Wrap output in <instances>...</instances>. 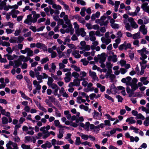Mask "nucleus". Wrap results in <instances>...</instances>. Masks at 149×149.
Listing matches in <instances>:
<instances>
[{
  "instance_id": "f257e3e1",
  "label": "nucleus",
  "mask_w": 149,
  "mask_h": 149,
  "mask_svg": "<svg viewBox=\"0 0 149 149\" xmlns=\"http://www.w3.org/2000/svg\"><path fill=\"white\" fill-rule=\"evenodd\" d=\"M121 81L125 83L127 86H131V89L128 86L127 87V92L128 93H132L138 88V86L136 84L138 80L136 78H134L132 80L131 77L128 76L125 78H123L121 80Z\"/></svg>"
},
{
  "instance_id": "f03ea898",
  "label": "nucleus",
  "mask_w": 149,
  "mask_h": 149,
  "mask_svg": "<svg viewBox=\"0 0 149 149\" xmlns=\"http://www.w3.org/2000/svg\"><path fill=\"white\" fill-rule=\"evenodd\" d=\"M40 17V14L33 15V18H32V14H29L27 16V18L24 21V23L28 24L29 25L31 24L32 23H35L36 22L38 18Z\"/></svg>"
},
{
  "instance_id": "7ed1b4c3",
  "label": "nucleus",
  "mask_w": 149,
  "mask_h": 149,
  "mask_svg": "<svg viewBox=\"0 0 149 149\" xmlns=\"http://www.w3.org/2000/svg\"><path fill=\"white\" fill-rule=\"evenodd\" d=\"M137 52L140 54L141 57L140 58H147V56L146 54H149V51L147 50L145 47L141 49L138 50Z\"/></svg>"
},
{
  "instance_id": "20e7f679",
  "label": "nucleus",
  "mask_w": 149,
  "mask_h": 149,
  "mask_svg": "<svg viewBox=\"0 0 149 149\" xmlns=\"http://www.w3.org/2000/svg\"><path fill=\"white\" fill-rule=\"evenodd\" d=\"M131 48H132L131 44L127 43L126 41H125L124 43L120 45L119 47V49L120 50H122L123 49L126 50L128 49Z\"/></svg>"
},
{
  "instance_id": "39448f33",
  "label": "nucleus",
  "mask_w": 149,
  "mask_h": 149,
  "mask_svg": "<svg viewBox=\"0 0 149 149\" xmlns=\"http://www.w3.org/2000/svg\"><path fill=\"white\" fill-rule=\"evenodd\" d=\"M7 149H18L17 144L11 141H9L6 145Z\"/></svg>"
},
{
  "instance_id": "423d86ee",
  "label": "nucleus",
  "mask_w": 149,
  "mask_h": 149,
  "mask_svg": "<svg viewBox=\"0 0 149 149\" xmlns=\"http://www.w3.org/2000/svg\"><path fill=\"white\" fill-rule=\"evenodd\" d=\"M20 52L23 54H25L27 53V56H32L33 55V52L31 49L26 47L24 50H21Z\"/></svg>"
},
{
  "instance_id": "0eeeda50",
  "label": "nucleus",
  "mask_w": 149,
  "mask_h": 149,
  "mask_svg": "<svg viewBox=\"0 0 149 149\" xmlns=\"http://www.w3.org/2000/svg\"><path fill=\"white\" fill-rule=\"evenodd\" d=\"M61 18H63L65 22V23L68 25H69L70 23V21L68 19V15H66L64 12H62L59 15Z\"/></svg>"
},
{
  "instance_id": "6e6552de",
  "label": "nucleus",
  "mask_w": 149,
  "mask_h": 149,
  "mask_svg": "<svg viewBox=\"0 0 149 149\" xmlns=\"http://www.w3.org/2000/svg\"><path fill=\"white\" fill-rule=\"evenodd\" d=\"M40 130V131L42 132V133L44 134L43 136V139H45L49 136V132L46 130L45 126L41 127Z\"/></svg>"
},
{
  "instance_id": "1a4fd4ad",
  "label": "nucleus",
  "mask_w": 149,
  "mask_h": 149,
  "mask_svg": "<svg viewBox=\"0 0 149 149\" xmlns=\"http://www.w3.org/2000/svg\"><path fill=\"white\" fill-rule=\"evenodd\" d=\"M92 115L93 118L95 119L100 120L101 118L102 113H99L96 111L94 110L93 112L92 113Z\"/></svg>"
},
{
  "instance_id": "9d476101",
  "label": "nucleus",
  "mask_w": 149,
  "mask_h": 149,
  "mask_svg": "<svg viewBox=\"0 0 149 149\" xmlns=\"http://www.w3.org/2000/svg\"><path fill=\"white\" fill-rule=\"evenodd\" d=\"M80 80H79L78 79H75L73 80V82H70L68 85L69 87H72V86H79L80 85Z\"/></svg>"
},
{
  "instance_id": "9b49d317",
  "label": "nucleus",
  "mask_w": 149,
  "mask_h": 149,
  "mask_svg": "<svg viewBox=\"0 0 149 149\" xmlns=\"http://www.w3.org/2000/svg\"><path fill=\"white\" fill-rule=\"evenodd\" d=\"M76 33L78 36L81 35L83 37L86 36V32L85 31L84 29L83 28H81L78 29V30H77Z\"/></svg>"
},
{
  "instance_id": "f8f14e48",
  "label": "nucleus",
  "mask_w": 149,
  "mask_h": 149,
  "mask_svg": "<svg viewBox=\"0 0 149 149\" xmlns=\"http://www.w3.org/2000/svg\"><path fill=\"white\" fill-rule=\"evenodd\" d=\"M99 63H104L106 59L105 54L104 53H102L101 55L97 56Z\"/></svg>"
},
{
  "instance_id": "ddd939ff",
  "label": "nucleus",
  "mask_w": 149,
  "mask_h": 149,
  "mask_svg": "<svg viewBox=\"0 0 149 149\" xmlns=\"http://www.w3.org/2000/svg\"><path fill=\"white\" fill-rule=\"evenodd\" d=\"M139 31L142 33L143 35H146L147 33V28L144 24H143L140 26Z\"/></svg>"
},
{
  "instance_id": "4468645a",
  "label": "nucleus",
  "mask_w": 149,
  "mask_h": 149,
  "mask_svg": "<svg viewBox=\"0 0 149 149\" xmlns=\"http://www.w3.org/2000/svg\"><path fill=\"white\" fill-rule=\"evenodd\" d=\"M40 83H41L38 82L36 80L33 81V84L35 88V89L38 90V93L39 92V91L41 89V86L40 84Z\"/></svg>"
},
{
  "instance_id": "2eb2a0df",
  "label": "nucleus",
  "mask_w": 149,
  "mask_h": 149,
  "mask_svg": "<svg viewBox=\"0 0 149 149\" xmlns=\"http://www.w3.org/2000/svg\"><path fill=\"white\" fill-rule=\"evenodd\" d=\"M90 128L93 131L98 133L100 130L99 126H95L93 124H91L90 125Z\"/></svg>"
},
{
  "instance_id": "dca6fc26",
  "label": "nucleus",
  "mask_w": 149,
  "mask_h": 149,
  "mask_svg": "<svg viewBox=\"0 0 149 149\" xmlns=\"http://www.w3.org/2000/svg\"><path fill=\"white\" fill-rule=\"evenodd\" d=\"M148 3H144L141 5V8L146 12L149 14V6H148Z\"/></svg>"
},
{
  "instance_id": "f3484780",
  "label": "nucleus",
  "mask_w": 149,
  "mask_h": 149,
  "mask_svg": "<svg viewBox=\"0 0 149 149\" xmlns=\"http://www.w3.org/2000/svg\"><path fill=\"white\" fill-rule=\"evenodd\" d=\"M107 60L109 61H112L113 63L116 62L117 61V55H114L112 56H110L108 57Z\"/></svg>"
},
{
  "instance_id": "a211bd4d",
  "label": "nucleus",
  "mask_w": 149,
  "mask_h": 149,
  "mask_svg": "<svg viewBox=\"0 0 149 149\" xmlns=\"http://www.w3.org/2000/svg\"><path fill=\"white\" fill-rule=\"evenodd\" d=\"M102 42L106 45H108L111 41V40L110 38H106L103 37L101 38Z\"/></svg>"
},
{
  "instance_id": "6ab92c4d",
  "label": "nucleus",
  "mask_w": 149,
  "mask_h": 149,
  "mask_svg": "<svg viewBox=\"0 0 149 149\" xmlns=\"http://www.w3.org/2000/svg\"><path fill=\"white\" fill-rule=\"evenodd\" d=\"M95 33L94 31H91L89 33V36L90 39L91 41H94L96 40V38L95 36Z\"/></svg>"
},
{
  "instance_id": "aec40b11",
  "label": "nucleus",
  "mask_w": 149,
  "mask_h": 149,
  "mask_svg": "<svg viewBox=\"0 0 149 149\" xmlns=\"http://www.w3.org/2000/svg\"><path fill=\"white\" fill-rule=\"evenodd\" d=\"M54 123L56 127H57L60 129L67 127L66 126H63L62 125H61L58 120H55L54 121Z\"/></svg>"
},
{
  "instance_id": "412c9836",
  "label": "nucleus",
  "mask_w": 149,
  "mask_h": 149,
  "mask_svg": "<svg viewBox=\"0 0 149 149\" xmlns=\"http://www.w3.org/2000/svg\"><path fill=\"white\" fill-rule=\"evenodd\" d=\"M93 84L91 83H89L88 84L87 86L88 89H84V91L86 92H88L89 91H93L94 90V87H92Z\"/></svg>"
},
{
  "instance_id": "4be33fe9",
  "label": "nucleus",
  "mask_w": 149,
  "mask_h": 149,
  "mask_svg": "<svg viewBox=\"0 0 149 149\" xmlns=\"http://www.w3.org/2000/svg\"><path fill=\"white\" fill-rule=\"evenodd\" d=\"M101 96L100 94H96L95 93H92L90 95L89 97L91 100H93L94 98L97 99L100 97Z\"/></svg>"
},
{
  "instance_id": "5701e85b",
  "label": "nucleus",
  "mask_w": 149,
  "mask_h": 149,
  "mask_svg": "<svg viewBox=\"0 0 149 149\" xmlns=\"http://www.w3.org/2000/svg\"><path fill=\"white\" fill-rule=\"evenodd\" d=\"M64 133V130L63 128L60 129L59 130L58 133L57 134V137L61 139L63 136V134Z\"/></svg>"
},
{
  "instance_id": "b1692460",
  "label": "nucleus",
  "mask_w": 149,
  "mask_h": 149,
  "mask_svg": "<svg viewBox=\"0 0 149 149\" xmlns=\"http://www.w3.org/2000/svg\"><path fill=\"white\" fill-rule=\"evenodd\" d=\"M72 54L75 58H79L81 57V55L79 54V51H73L72 52Z\"/></svg>"
},
{
  "instance_id": "393cba45",
  "label": "nucleus",
  "mask_w": 149,
  "mask_h": 149,
  "mask_svg": "<svg viewBox=\"0 0 149 149\" xmlns=\"http://www.w3.org/2000/svg\"><path fill=\"white\" fill-rule=\"evenodd\" d=\"M126 122H129V124H134L136 123V121L134 119V118L133 117H131L128 118L126 120Z\"/></svg>"
},
{
  "instance_id": "a878e982",
  "label": "nucleus",
  "mask_w": 149,
  "mask_h": 149,
  "mask_svg": "<svg viewBox=\"0 0 149 149\" xmlns=\"http://www.w3.org/2000/svg\"><path fill=\"white\" fill-rule=\"evenodd\" d=\"M56 68V67L55 63H52L51 67L49 69V72L52 73H54Z\"/></svg>"
},
{
  "instance_id": "bb28decb",
  "label": "nucleus",
  "mask_w": 149,
  "mask_h": 149,
  "mask_svg": "<svg viewBox=\"0 0 149 149\" xmlns=\"http://www.w3.org/2000/svg\"><path fill=\"white\" fill-rule=\"evenodd\" d=\"M72 25H71V26H70L68 27L65 30V32L66 33H69L70 32V34L72 35L73 34L74 32V29L72 27Z\"/></svg>"
},
{
  "instance_id": "cd10ccee",
  "label": "nucleus",
  "mask_w": 149,
  "mask_h": 149,
  "mask_svg": "<svg viewBox=\"0 0 149 149\" xmlns=\"http://www.w3.org/2000/svg\"><path fill=\"white\" fill-rule=\"evenodd\" d=\"M29 129L27 132H26V133L31 135H33L34 133V131H33L34 127L29 126Z\"/></svg>"
},
{
  "instance_id": "c85d7f7f",
  "label": "nucleus",
  "mask_w": 149,
  "mask_h": 149,
  "mask_svg": "<svg viewBox=\"0 0 149 149\" xmlns=\"http://www.w3.org/2000/svg\"><path fill=\"white\" fill-rule=\"evenodd\" d=\"M11 15L13 18H16L17 17V15L19 13V11L18 10H12L10 12Z\"/></svg>"
},
{
  "instance_id": "c756f323",
  "label": "nucleus",
  "mask_w": 149,
  "mask_h": 149,
  "mask_svg": "<svg viewBox=\"0 0 149 149\" xmlns=\"http://www.w3.org/2000/svg\"><path fill=\"white\" fill-rule=\"evenodd\" d=\"M89 76L91 77L94 80H97L98 79V78L95 72H93L90 71L89 72Z\"/></svg>"
},
{
  "instance_id": "7c9ffc66",
  "label": "nucleus",
  "mask_w": 149,
  "mask_h": 149,
  "mask_svg": "<svg viewBox=\"0 0 149 149\" xmlns=\"http://www.w3.org/2000/svg\"><path fill=\"white\" fill-rule=\"evenodd\" d=\"M140 9V8L139 6H137L135 11L134 12H131L130 15L132 16H135L137 15L138 13L139 12Z\"/></svg>"
},
{
  "instance_id": "2f4dec72",
  "label": "nucleus",
  "mask_w": 149,
  "mask_h": 149,
  "mask_svg": "<svg viewBox=\"0 0 149 149\" xmlns=\"http://www.w3.org/2000/svg\"><path fill=\"white\" fill-rule=\"evenodd\" d=\"M96 86L97 88H100V90L101 92H103L105 91V87L104 86L102 85L99 83H97L96 84Z\"/></svg>"
},
{
  "instance_id": "473e14b6",
  "label": "nucleus",
  "mask_w": 149,
  "mask_h": 149,
  "mask_svg": "<svg viewBox=\"0 0 149 149\" xmlns=\"http://www.w3.org/2000/svg\"><path fill=\"white\" fill-rule=\"evenodd\" d=\"M19 60L21 61H23L24 62L27 61L28 60L27 57H25L23 55H21L19 56Z\"/></svg>"
},
{
  "instance_id": "72a5a7b5",
  "label": "nucleus",
  "mask_w": 149,
  "mask_h": 149,
  "mask_svg": "<svg viewBox=\"0 0 149 149\" xmlns=\"http://www.w3.org/2000/svg\"><path fill=\"white\" fill-rule=\"evenodd\" d=\"M120 3V2L119 1H116L114 4V10L115 12H116L118 10V8L119 6Z\"/></svg>"
},
{
  "instance_id": "f704fd0d",
  "label": "nucleus",
  "mask_w": 149,
  "mask_h": 149,
  "mask_svg": "<svg viewBox=\"0 0 149 149\" xmlns=\"http://www.w3.org/2000/svg\"><path fill=\"white\" fill-rule=\"evenodd\" d=\"M79 135L81 137V138L85 140H87L88 139V135L82 133H79Z\"/></svg>"
},
{
  "instance_id": "c9c22d12",
  "label": "nucleus",
  "mask_w": 149,
  "mask_h": 149,
  "mask_svg": "<svg viewBox=\"0 0 149 149\" xmlns=\"http://www.w3.org/2000/svg\"><path fill=\"white\" fill-rule=\"evenodd\" d=\"M80 77L81 78L80 80H82V79H86L84 77H86L87 73L84 71H81L79 73Z\"/></svg>"
},
{
  "instance_id": "e433bc0d",
  "label": "nucleus",
  "mask_w": 149,
  "mask_h": 149,
  "mask_svg": "<svg viewBox=\"0 0 149 149\" xmlns=\"http://www.w3.org/2000/svg\"><path fill=\"white\" fill-rule=\"evenodd\" d=\"M2 124L3 125L7 124L8 123V119L5 116L1 118Z\"/></svg>"
},
{
  "instance_id": "4c0bfd02",
  "label": "nucleus",
  "mask_w": 149,
  "mask_h": 149,
  "mask_svg": "<svg viewBox=\"0 0 149 149\" xmlns=\"http://www.w3.org/2000/svg\"><path fill=\"white\" fill-rule=\"evenodd\" d=\"M22 64V62L19 60L15 61L13 68H16L21 65Z\"/></svg>"
},
{
  "instance_id": "58836bf2",
  "label": "nucleus",
  "mask_w": 149,
  "mask_h": 149,
  "mask_svg": "<svg viewBox=\"0 0 149 149\" xmlns=\"http://www.w3.org/2000/svg\"><path fill=\"white\" fill-rule=\"evenodd\" d=\"M4 57H7V59L9 60H12L14 59V58L16 57L15 55H13V56L10 55L8 54H6L4 55Z\"/></svg>"
},
{
  "instance_id": "ea45409f",
  "label": "nucleus",
  "mask_w": 149,
  "mask_h": 149,
  "mask_svg": "<svg viewBox=\"0 0 149 149\" xmlns=\"http://www.w3.org/2000/svg\"><path fill=\"white\" fill-rule=\"evenodd\" d=\"M140 33L139 31L132 35V38L134 39H136L140 38Z\"/></svg>"
},
{
  "instance_id": "a19ab883",
  "label": "nucleus",
  "mask_w": 149,
  "mask_h": 149,
  "mask_svg": "<svg viewBox=\"0 0 149 149\" xmlns=\"http://www.w3.org/2000/svg\"><path fill=\"white\" fill-rule=\"evenodd\" d=\"M49 61V58L48 57H46L45 58L42 59L40 61L41 64H44L46 63L47 61Z\"/></svg>"
},
{
  "instance_id": "79ce46f5",
  "label": "nucleus",
  "mask_w": 149,
  "mask_h": 149,
  "mask_svg": "<svg viewBox=\"0 0 149 149\" xmlns=\"http://www.w3.org/2000/svg\"><path fill=\"white\" fill-rule=\"evenodd\" d=\"M134 53L133 51L131 50L129 51V56L131 60H132L134 58Z\"/></svg>"
},
{
  "instance_id": "37998d69",
  "label": "nucleus",
  "mask_w": 149,
  "mask_h": 149,
  "mask_svg": "<svg viewBox=\"0 0 149 149\" xmlns=\"http://www.w3.org/2000/svg\"><path fill=\"white\" fill-rule=\"evenodd\" d=\"M17 37H13L11 38L9 40V42L12 43H17Z\"/></svg>"
},
{
  "instance_id": "c03bdc74",
  "label": "nucleus",
  "mask_w": 149,
  "mask_h": 149,
  "mask_svg": "<svg viewBox=\"0 0 149 149\" xmlns=\"http://www.w3.org/2000/svg\"><path fill=\"white\" fill-rule=\"evenodd\" d=\"M130 24L131 27L134 29H137L139 27L138 25L135 21H133Z\"/></svg>"
},
{
  "instance_id": "a18cd8bd",
  "label": "nucleus",
  "mask_w": 149,
  "mask_h": 149,
  "mask_svg": "<svg viewBox=\"0 0 149 149\" xmlns=\"http://www.w3.org/2000/svg\"><path fill=\"white\" fill-rule=\"evenodd\" d=\"M54 81V79L52 77H48V81L47 82V85H50L51 84H53V82Z\"/></svg>"
},
{
  "instance_id": "49530a36",
  "label": "nucleus",
  "mask_w": 149,
  "mask_h": 149,
  "mask_svg": "<svg viewBox=\"0 0 149 149\" xmlns=\"http://www.w3.org/2000/svg\"><path fill=\"white\" fill-rule=\"evenodd\" d=\"M76 139L75 144L76 145H79L81 144L82 142L81 141L79 137H76Z\"/></svg>"
},
{
  "instance_id": "de8ad7c7",
  "label": "nucleus",
  "mask_w": 149,
  "mask_h": 149,
  "mask_svg": "<svg viewBox=\"0 0 149 149\" xmlns=\"http://www.w3.org/2000/svg\"><path fill=\"white\" fill-rule=\"evenodd\" d=\"M79 94L83 97L86 98V100L87 101L89 99V96L87 95L84 92H81L79 93Z\"/></svg>"
},
{
  "instance_id": "09e8293b",
  "label": "nucleus",
  "mask_w": 149,
  "mask_h": 149,
  "mask_svg": "<svg viewBox=\"0 0 149 149\" xmlns=\"http://www.w3.org/2000/svg\"><path fill=\"white\" fill-rule=\"evenodd\" d=\"M52 8L56 9L58 10H61V7L59 5H57L55 4H54L52 5Z\"/></svg>"
},
{
  "instance_id": "8fccbe9b",
  "label": "nucleus",
  "mask_w": 149,
  "mask_h": 149,
  "mask_svg": "<svg viewBox=\"0 0 149 149\" xmlns=\"http://www.w3.org/2000/svg\"><path fill=\"white\" fill-rule=\"evenodd\" d=\"M71 67L72 68H73L74 70L77 72H79L80 71V68L74 65H72Z\"/></svg>"
},
{
  "instance_id": "3c124183",
  "label": "nucleus",
  "mask_w": 149,
  "mask_h": 149,
  "mask_svg": "<svg viewBox=\"0 0 149 149\" xmlns=\"http://www.w3.org/2000/svg\"><path fill=\"white\" fill-rule=\"evenodd\" d=\"M86 80H88V78H87L84 79H82V80H80V81H83L82 84L83 86L85 87H86L88 84V82L86 81Z\"/></svg>"
},
{
  "instance_id": "603ef678",
  "label": "nucleus",
  "mask_w": 149,
  "mask_h": 149,
  "mask_svg": "<svg viewBox=\"0 0 149 149\" xmlns=\"http://www.w3.org/2000/svg\"><path fill=\"white\" fill-rule=\"evenodd\" d=\"M32 141L31 136H26L24 138V142L26 143H27L28 142Z\"/></svg>"
},
{
  "instance_id": "864d4df0",
  "label": "nucleus",
  "mask_w": 149,
  "mask_h": 149,
  "mask_svg": "<svg viewBox=\"0 0 149 149\" xmlns=\"http://www.w3.org/2000/svg\"><path fill=\"white\" fill-rule=\"evenodd\" d=\"M81 144L85 146L87 145L90 147L92 146V143L87 141H84L82 142Z\"/></svg>"
},
{
  "instance_id": "5fc2aeb1",
  "label": "nucleus",
  "mask_w": 149,
  "mask_h": 149,
  "mask_svg": "<svg viewBox=\"0 0 149 149\" xmlns=\"http://www.w3.org/2000/svg\"><path fill=\"white\" fill-rule=\"evenodd\" d=\"M136 119H140L142 120H144L145 118L140 113L138 114L136 117Z\"/></svg>"
},
{
  "instance_id": "6e6d98bb",
  "label": "nucleus",
  "mask_w": 149,
  "mask_h": 149,
  "mask_svg": "<svg viewBox=\"0 0 149 149\" xmlns=\"http://www.w3.org/2000/svg\"><path fill=\"white\" fill-rule=\"evenodd\" d=\"M36 77L37 78V79L38 81V82L42 83L43 81L42 79H43L42 76V75H39L38 76H36Z\"/></svg>"
},
{
  "instance_id": "4d7b16f0",
  "label": "nucleus",
  "mask_w": 149,
  "mask_h": 149,
  "mask_svg": "<svg viewBox=\"0 0 149 149\" xmlns=\"http://www.w3.org/2000/svg\"><path fill=\"white\" fill-rule=\"evenodd\" d=\"M141 110L142 111L145 112L146 114L149 113V109L143 106H141Z\"/></svg>"
},
{
  "instance_id": "13d9d810",
  "label": "nucleus",
  "mask_w": 149,
  "mask_h": 149,
  "mask_svg": "<svg viewBox=\"0 0 149 149\" xmlns=\"http://www.w3.org/2000/svg\"><path fill=\"white\" fill-rule=\"evenodd\" d=\"M17 43H21L24 40V38L22 36H19L17 37Z\"/></svg>"
},
{
  "instance_id": "bf43d9fd",
  "label": "nucleus",
  "mask_w": 149,
  "mask_h": 149,
  "mask_svg": "<svg viewBox=\"0 0 149 149\" xmlns=\"http://www.w3.org/2000/svg\"><path fill=\"white\" fill-rule=\"evenodd\" d=\"M86 10V9L85 7H83L81 9L80 13L81 15L83 17H84L85 15V12Z\"/></svg>"
},
{
  "instance_id": "052dcab7",
  "label": "nucleus",
  "mask_w": 149,
  "mask_h": 149,
  "mask_svg": "<svg viewBox=\"0 0 149 149\" xmlns=\"http://www.w3.org/2000/svg\"><path fill=\"white\" fill-rule=\"evenodd\" d=\"M72 77L77 79L78 77L79 76V74L76 72H72Z\"/></svg>"
},
{
  "instance_id": "680f3d73",
  "label": "nucleus",
  "mask_w": 149,
  "mask_h": 149,
  "mask_svg": "<svg viewBox=\"0 0 149 149\" xmlns=\"http://www.w3.org/2000/svg\"><path fill=\"white\" fill-rule=\"evenodd\" d=\"M110 62L108 61L106 62V67L108 69H111L113 66L112 64Z\"/></svg>"
},
{
  "instance_id": "e2e57ef3",
  "label": "nucleus",
  "mask_w": 149,
  "mask_h": 149,
  "mask_svg": "<svg viewBox=\"0 0 149 149\" xmlns=\"http://www.w3.org/2000/svg\"><path fill=\"white\" fill-rule=\"evenodd\" d=\"M77 2L78 4H80L82 6H85L86 4V2L82 0H77Z\"/></svg>"
},
{
  "instance_id": "0e129e2a",
  "label": "nucleus",
  "mask_w": 149,
  "mask_h": 149,
  "mask_svg": "<svg viewBox=\"0 0 149 149\" xmlns=\"http://www.w3.org/2000/svg\"><path fill=\"white\" fill-rule=\"evenodd\" d=\"M143 124L146 126L148 125L149 124V117L146 118L145 120L143 122Z\"/></svg>"
},
{
  "instance_id": "69168bd1",
  "label": "nucleus",
  "mask_w": 149,
  "mask_h": 149,
  "mask_svg": "<svg viewBox=\"0 0 149 149\" xmlns=\"http://www.w3.org/2000/svg\"><path fill=\"white\" fill-rule=\"evenodd\" d=\"M142 19L143 20L144 24H146L149 23V19L147 17H142Z\"/></svg>"
},
{
  "instance_id": "338daca9",
  "label": "nucleus",
  "mask_w": 149,
  "mask_h": 149,
  "mask_svg": "<svg viewBox=\"0 0 149 149\" xmlns=\"http://www.w3.org/2000/svg\"><path fill=\"white\" fill-rule=\"evenodd\" d=\"M6 4V3L4 1H2L0 3V10H2L3 9V7Z\"/></svg>"
},
{
  "instance_id": "774afa93",
  "label": "nucleus",
  "mask_w": 149,
  "mask_h": 149,
  "mask_svg": "<svg viewBox=\"0 0 149 149\" xmlns=\"http://www.w3.org/2000/svg\"><path fill=\"white\" fill-rule=\"evenodd\" d=\"M30 145H26L24 144L21 145L22 148L23 149H30Z\"/></svg>"
}]
</instances>
